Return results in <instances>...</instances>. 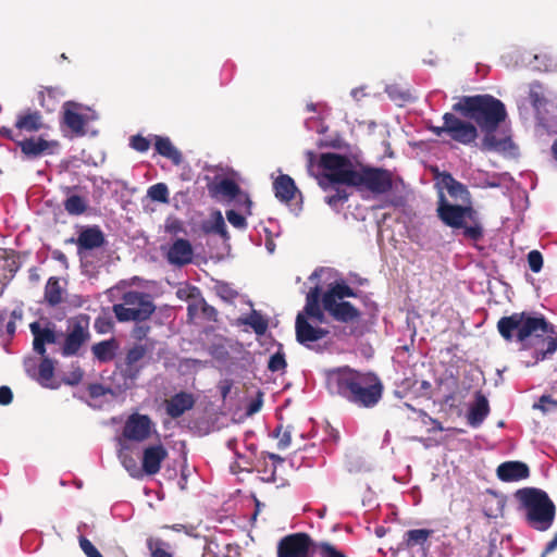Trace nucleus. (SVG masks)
Returning <instances> with one entry per match:
<instances>
[{"label": "nucleus", "instance_id": "50", "mask_svg": "<svg viewBox=\"0 0 557 557\" xmlns=\"http://www.w3.org/2000/svg\"><path fill=\"white\" fill-rule=\"evenodd\" d=\"M232 200L235 201L238 208L244 209L246 214H251L252 201L249 195L246 191H243L242 188H239V194Z\"/></svg>", "mask_w": 557, "mask_h": 557}, {"label": "nucleus", "instance_id": "63", "mask_svg": "<svg viewBox=\"0 0 557 557\" xmlns=\"http://www.w3.org/2000/svg\"><path fill=\"white\" fill-rule=\"evenodd\" d=\"M261 406H262V398H261V394H259V397L251 400L247 407V414L251 416V414H255L257 413L260 409H261Z\"/></svg>", "mask_w": 557, "mask_h": 557}, {"label": "nucleus", "instance_id": "32", "mask_svg": "<svg viewBox=\"0 0 557 557\" xmlns=\"http://www.w3.org/2000/svg\"><path fill=\"white\" fill-rule=\"evenodd\" d=\"M3 255L0 256V259L4 260L3 270L9 273V275L4 274L2 282H8V284L13 280L16 272L21 269V261L18 255L14 250L1 249Z\"/></svg>", "mask_w": 557, "mask_h": 557}, {"label": "nucleus", "instance_id": "23", "mask_svg": "<svg viewBox=\"0 0 557 557\" xmlns=\"http://www.w3.org/2000/svg\"><path fill=\"white\" fill-rule=\"evenodd\" d=\"M275 197L285 203H289L296 196L300 194L294 180L287 174L278 175L273 182Z\"/></svg>", "mask_w": 557, "mask_h": 557}, {"label": "nucleus", "instance_id": "29", "mask_svg": "<svg viewBox=\"0 0 557 557\" xmlns=\"http://www.w3.org/2000/svg\"><path fill=\"white\" fill-rule=\"evenodd\" d=\"M240 186L232 178H222L220 182L209 186L212 196L221 195L228 201L239 194Z\"/></svg>", "mask_w": 557, "mask_h": 557}, {"label": "nucleus", "instance_id": "25", "mask_svg": "<svg viewBox=\"0 0 557 557\" xmlns=\"http://www.w3.org/2000/svg\"><path fill=\"white\" fill-rule=\"evenodd\" d=\"M156 151L172 161L174 165H180L183 162L182 152L172 144L169 137L159 135L153 136Z\"/></svg>", "mask_w": 557, "mask_h": 557}, {"label": "nucleus", "instance_id": "8", "mask_svg": "<svg viewBox=\"0 0 557 557\" xmlns=\"http://www.w3.org/2000/svg\"><path fill=\"white\" fill-rule=\"evenodd\" d=\"M443 122L442 126L430 125L428 129L437 137L447 134L454 141L465 146L475 143L479 132L471 122L461 120L451 112H446L443 115Z\"/></svg>", "mask_w": 557, "mask_h": 557}, {"label": "nucleus", "instance_id": "7", "mask_svg": "<svg viewBox=\"0 0 557 557\" xmlns=\"http://www.w3.org/2000/svg\"><path fill=\"white\" fill-rule=\"evenodd\" d=\"M112 311L119 322H144L156 311V305L150 294L139 290H128L122 295L121 302L112 306Z\"/></svg>", "mask_w": 557, "mask_h": 557}, {"label": "nucleus", "instance_id": "9", "mask_svg": "<svg viewBox=\"0 0 557 557\" xmlns=\"http://www.w3.org/2000/svg\"><path fill=\"white\" fill-rule=\"evenodd\" d=\"M90 317L79 313L67 321L66 335L62 346L64 356L76 355L82 346L90 339Z\"/></svg>", "mask_w": 557, "mask_h": 557}, {"label": "nucleus", "instance_id": "57", "mask_svg": "<svg viewBox=\"0 0 557 557\" xmlns=\"http://www.w3.org/2000/svg\"><path fill=\"white\" fill-rule=\"evenodd\" d=\"M84 376V372L82 369L77 368L70 373L67 377L64 379V382L71 386L77 385Z\"/></svg>", "mask_w": 557, "mask_h": 557}, {"label": "nucleus", "instance_id": "58", "mask_svg": "<svg viewBox=\"0 0 557 557\" xmlns=\"http://www.w3.org/2000/svg\"><path fill=\"white\" fill-rule=\"evenodd\" d=\"M13 400V393L9 386L0 387V405L7 406Z\"/></svg>", "mask_w": 557, "mask_h": 557}, {"label": "nucleus", "instance_id": "26", "mask_svg": "<svg viewBox=\"0 0 557 557\" xmlns=\"http://www.w3.org/2000/svg\"><path fill=\"white\" fill-rule=\"evenodd\" d=\"M146 545L150 553V557H174L175 555L174 545L160 536H149L146 540Z\"/></svg>", "mask_w": 557, "mask_h": 557}, {"label": "nucleus", "instance_id": "21", "mask_svg": "<svg viewBox=\"0 0 557 557\" xmlns=\"http://www.w3.org/2000/svg\"><path fill=\"white\" fill-rule=\"evenodd\" d=\"M497 476L503 482L524 480L530 475L529 467L521 461H506L498 466Z\"/></svg>", "mask_w": 557, "mask_h": 557}, {"label": "nucleus", "instance_id": "59", "mask_svg": "<svg viewBox=\"0 0 557 557\" xmlns=\"http://www.w3.org/2000/svg\"><path fill=\"white\" fill-rule=\"evenodd\" d=\"M235 455L237 457L236 466L239 470H249L252 467V461L249 457L244 456L238 451H236Z\"/></svg>", "mask_w": 557, "mask_h": 557}, {"label": "nucleus", "instance_id": "52", "mask_svg": "<svg viewBox=\"0 0 557 557\" xmlns=\"http://www.w3.org/2000/svg\"><path fill=\"white\" fill-rule=\"evenodd\" d=\"M226 219L227 221L236 228L238 230H246L247 228V221L246 216L237 213L235 210H227L226 211Z\"/></svg>", "mask_w": 557, "mask_h": 557}, {"label": "nucleus", "instance_id": "13", "mask_svg": "<svg viewBox=\"0 0 557 557\" xmlns=\"http://www.w3.org/2000/svg\"><path fill=\"white\" fill-rule=\"evenodd\" d=\"M152 422L146 414L134 413L128 417L123 429V436L134 442H144L150 437Z\"/></svg>", "mask_w": 557, "mask_h": 557}, {"label": "nucleus", "instance_id": "28", "mask_svg": "<svg viewBox=\"0 0 557 557\" xmlns=\"http://www.w3.org/2000/svg\"><path fill=\"white\" fill-rule=\"evenodd\" d=\"M434 531L431 529H412L408 530L404 535L401 543L405 549H411L416 546L423 547L429 539L433 535Z\"/></svg>", "mask_w": 557, "mask_h": 557}, {"label": "nucleus", "instance_id": "2", "mask_svg": "<svg viewBox=\"0 0 557 557\" xmlns=\"http://www.w3.org/2000/svg\"><path fill=\"white\" fill-rule=\"evenodd\" d=\"M326 386L331 394L366 409L374 408L384 392L383 382L374 372H362L348 366L329 370Z\"/></svg>", "mask_w": 557, "mask_h": 557}, {"label": "nucleus", "instance_id": "36", "mask_svg": "<svg viewBox=\"0 0 557 557\" xmlns=\"http://www.w3.org/2000/svg\"><path fill=\"white\" fill-rule=\"evenodd\" d=\"M240 324L249 325L257 335H263L268 330V321L256 310L248 317L238 320Z\"/></svg>", "mask_w": 557, "mask_h": 557}, {"label": "nucleus", "instance_id": "43", "mask_svg": "<svg viewBox=\"0 0 557 557\" xmlns=\"http://www.w3.org/2000/svg\"><path fill=\"white\" fill-rule=\"evenodd\" d=\"M223 555L219 541L213 536H206L202 557H223Z\"/></svg>", "mask_w": 557, "mask_h": 557}, {"label": "nucleus", "instance_id": "39", "mask_svg": "<svg viewBox=\"0 0 557 557\" xmlns=\"http://www.w3.org/2000/svg\"><path fill=\"white\" fill-rule=\"evenodd\" d=\"M267 456L270 460H272L271 467H268V465L265 462H263L264 469H261L258 466L257 470H258V472L262 473L261 479L263 481L276 482V476H275L276 463H282L284 461V459L281 456L276 455V454H272V453H268Z\"/></svg>", "mask_w": 557, "mask_h": 557}, {"label": "nucleus", "instance_id": "24", "mask_svg": "<svg viewBox=\"0 0 557 557\" xmlns=\"http://www.w3.org/2000/svg\"><path fill=\"white\" fill-rule=\"evenodd\" d=\"M488 413V401L486 397L483 394H481V392H478L475 395V401L473 406L470 408L467 416L468 423L473 428H478L483 423Z\"/></svg>", "mask_w": 557, "mask_h": 557}, {"label": "nucleus", "instance_id": "1", "mask_svg": "<svg viewBox=\"0 0 557 557\" xmlns=\"http://www.w3.org/2000/svg\"><path fill=\"white\" fill-rule=\"evenodd\" d=\"M319 165L325 172L318 178L319 186L324 191L325 202L338 211L348 200L350 194L338 185L355 187L357 190H368L374 195H382L393 187L392 174L381 168L360 166L356 169L347 156L335 152L321 153Z\"/></svg>", "mask_w": 557, "mask_h": 557}, {"label": "nucleus", "instance_id": "12", "mask_svg": "<svg viewBox=\"0 0 557 557\" xmlns=\"http://www.w3.org/2000/svg\"><path fill=\"white\" fill-rule=\"evenodd\" d=\"M25 160H35L47 154H52L59 147L57 140H47L41 136H32L15 140Z\"/></svg>", "mask_w": 557, "mask_h": 557}, {"label": "nucleus", "instance_id": "10", "mask_svg": "<svg viewBox=\"0 0 557 557\" xmlns=\"http://www.w3.org/2000/svg\"><path fill=\"white\" fill-rule=\"evenodd\" d=\"M317 543L305 532L288 534L277 543V557H311Z\"/></svg>", "mask_w": 557, "mask_h": 557}, {"label": "nucleus", "instance_id": "45", "mask_svg": "<svg viewBox=\"0 0 557 557\" xmlns=\"http://www.w3.org/2000/svg\"><path fill=\"white\" fill-rule=\"evenodd\" d=\"M121 461L123 467L127 470V472L133 478H139L143 473V468L140 469L137 465V461L135 458L128 454H122L121 455Z\"/></svg>", "mask_w": 557, "mask_h": 557}, {"label": "nucleus", "instance_id": "47", "mask_svg": "<svg viewBox=\"0 0 557 557\" xmlns=\"http://www.w3.org/2000/svg\"><path fill=\"white\" fill-rule=\"evenodd\" d=\"M287 367L286 360H285V354L281 350L276 351L270 357L268 369L271 372H277L282 371Z\"/></svg>", "mask_w": 557, "mask_h": 557}, {"label": "nucleus", "instance_id": "60", "mask_svg": "<svg viewBox=\"0 0 557 557\" xmlns=\"http://www.w3.org/2000/svg\"><path fill=\"white\" fill-rule=\"evenodd\" d=\"M321 297V287L319 285L312 287L306 297V304H319Z\"/></svg>", "mask_w": 557, "mask_h": 557}, {"label": "nucleus", "instance_id": "14", "mask_svg": "<svg viewBox=\"0 0 557 557\" xmlns=\"http://www.w3.org/2000/svg\"><path fill=\"white\" fill-rule=\"evenodd\" d=\"M66 242L75 243L77 246V252L82 256L84 251L94 250L104 246L106 236L99 226L94 225L84 227L76 239L72 237Z\"/></svg>", "mask_w": 557, "mask_h": 557}, {"label": "nucleus", "instance_id": "41", "mask_svg": "<svg viewBox=\"0 0 557 557\" xmlns=\"http://www.w3.org/2000/svg\"><path fill=\"white\" fill-rule=\"evenodd\" d=\"M146 354L147 348L145 345H135L128 349L125 357V363L128 370H133V368L146 356Z\"/></svg>", "mask_w": 557, "mask_h": 557}, {"label": "nucleus", "instance_id": "3", "mask_svg": "<svg viewBox=\"0 0 557 557\" xmlns=\"http://www.w3.org/2000/svg\"><path fill=\"white\" fill-rule=\"evenodd\" d=\"M497 331L506 342L517 341L523 345L532 336L535 339L541 338L543 347L534 351L535 363L557 349V338L549 335L553 333V326L543 315L535 317L524 311L513 312L498 320Z\"/></svg>", "mask_w": 557, "mask_h": 557}, {"label": "nucleus", "instance_id": "54", "mask_svg": "<svg viewBox=\"0 0 557 557\" xmlns=\"http://www.w3.org/2000/svg\"><path fill=\"white\" fill-rule=\"evenodd\" d=\"M79 547L87 557H103L95 545L85 536L79 537Z\"/></svg>", "mask_w": 557, "mask_h": 557}, {"label": "nucleus", "instance_id": "4", "mask_svg": "<svg viewBox=\"0 0 557 557\" xmlns=\"http://www.w3.org/2000/svg\"><path fill=\"white\" fill-rule=\"evenodd\" d=\"M453 111L474 121L480 128L498 127L507 117L505 104L488 94L462 96L453 104Z\"/></svg>", "mask_w": 557, "mask_h": 557}, {"label": "nucleus", "instance_id": "5", "mask_svg": "<svg viewBox=\"0 0 557 557\" xmlns=\"http://www.w3.org/2000/svg\"><path fill=\"white\" fill-rule=\"evenodd\" d=\"M530 527L537 531L548 530L555 519L556 507L547 493L535 487H523L515 493Z\"/></svg>", "mask_w": 557, "mask_h": 557}, {"label": "nucleus", "instance_id": "42", "mask_svg": "<svg viewBox=\"0 0 557 557\" xmlns=\"http://www.w3.org/2000/svg\"><path fill=\"white\" fill-rule=\"evenodd\" d=\"M148 197L158 202H169V189L164 183H157L148 188Z\"/></svg>", "mask_w": 557, "mask_h": 557}, {"label": "nucleus", "instance_id": "51", "mask_svg": "<svg viewBox=\"0 0 557 557\" xmlns=\"http://www.w3.org/2000/svg\"><path fill=\"white\" fill-rule=\"evenodd\" d=\"M528 264L532 272L537 273L543 267V256L539 250H531L528 253Z\"/></svg>", "mask_w": 557, "mask_h": 557}, {"label": "nucleus", "instance_id": "30", "mask_svg": "<svg viewBox=\"0 0 557 557\" xmlns=\"http://www.w3.org/2000/svg\"><path fill=\"white\" fill-rule=\"evenodd\" d=\"M15 127L21 132H37L42 127V116L37 111L20 114L16 119Z\"/></svg>", "mask_w": 557, "mask_h": 557}, {"label": "nucleus", "instance_id": "64", "mask_svg": "<svg viewBox=\"0 0 557 557\" xmlns=\"http://www.w3.org/2000/svg\"><path fill=\"white\" fill-rule=\"evenodd\" d=\"M475 550L479 557H492L493 555V546L492 545H475Z\"/></svg>", "mask_w": 557, "mask_h": 557}, {"label": "nucleus", "instance_id": "62", "mask_svg": "<svg viewBox=\"0 0 557 557\" xmlns=\"http://www.w3.org/2000/svg\"><path fill=\"white\" fill-rule=\"evenodd\" d=\"M149 331L150 327L147 325H136L133 330V337L137 341H141L147 336Z\"/></svg>", "mask_w": 557, "mask_h": 557}, {"label": "nucleus", "instance_id": "61", "mask_svg": "<svg viewBox=\"0 0 557 557\" xmlns=\"http://www.w3.org/2000/svg\"><path fill=\"white\" fill-rule=\"evenodd\" d=\"M226 553L223 555V557H243L242 548L238 544L235 543H228L225 546Z\"/></svg>", "mask_w": 557, "mask_h": 557}, {"label": "nucleus", "instance_id": "34", "mask_svg": "<svg viewBox=\"0 0 557 557\" xmlns=\"http://www.w3.org/2000/svg\"><path fill=\"white\" fill-rule=\"evenodd\" d=\"M23 319L22 309H14L11 312L10 320L7 321V312L0 310V337L4 334L12 338L16 331V321Z\"/></svg>", "mask_w": 557, "mask_h": 557}, {"label": "nucleus", "instance_id": "55", "mask_svg": "<svg viewBox=\"0 0 557 557\" xmlns=\"http://www.w3.org/2000/svg\"><path fill=\"white\" fill-rule=\"evenodd\" d=\"M199 309L201 310L202 315L208 321H216L218 319V310L209 305L203 298L199 300Z\"/></svg>", "mask_w": 557, "mask_h": 557}, {"label": "nucleus", "instance_id": "56", "mask_svg": "<svg viewBox=\"0 0 557 557\" xmlns=\"http://www.w3.org/2000/svg\"><path fill=\"white\" fill-rule=\"evenodd\" d=\"M88 394L91 398L97 399L103 397L108 393H111L110 388L104 387L100 383H91L88 385Z\"/></svg>", "mask_w": 557, "mask_h": 557}, {"label": "nucleus", "instance_id": "48", "mask_svg": "<svg viewBox=\"0 0 557 557\" xmlns=\"http://www.w3.org/2000/svg\"><path fill=\"white\" fill-rule=\"evenodd\" d=\"M151 146L150 139L141 136L140 134L133 135L129 138V147L138 152H147Z\"/></svg>", "mask_w": 557, "mask_h": 557}, {"label": "nucleus", "instance_id": "33", "mask_svg": "<svg viewBox=\"0 0 557 557\" xmlns=\"http://www.w3.org/2000/svg\"><path fill=\"white\" fill-rule=\"evenodd\" d=\"M117 344L114 338L101 341L91 347V351L99 361L108 362L115 357Z\"/></svg>", "mask_w": 557, "mask_h": 557}, {"label": "nucleus", "instance_id": "11", "mask_svg": "<svg viewBox=\"0 0 557 557\" xmlns=\"http://www.w3.org/2000/svg\"><path fill=\"white\" fill-rule=\"evenodd\" d=\"M321 302L323 310L337 322L352 324L361 318L360 310L349 301L322 297Z\"/></svg>", "mask_w": 557, "mask_h": 557}, {"label": "nucleus", "instance_id": "15", "mask_svg": "<svg viewBox=\"0 0 557 557\" xmlns=\"http://www.w3.org/2000/svg\"><path fill=\"white\" fill-rule=\"evenodd\" d=\"M295 330L297 342L307 347H310L311 343L324 338L330 333L326 329L311 325L304 313L297 314Z\"/></svg>", "mask_w": 557, "mask_h": 557}, {"label": "nucleus", "instance_id": "35", "mask_svg": "<svg viewBox=\"0 0 557 557\" xmlns=\"http://www.w3.org/2000/svg\"><path fill=\"white\" fill-rule=\"evenodd\" d=\"M357 296V292H355L344 281L331 284L329 289L322 295V297H326L327 299L333 298L337 300H345V298L349 297L356 298Z\"/></svg>", "mask_w": 557, "mask_h": 557}, {"label": "nucleus", "instance_id": "27", "mask_svg": "<svg viewBox=\"0 0 557 557\" xmlns=\"http://www.w3.org/2000/svg\"><path fill=\"white\" fill-rule=\"evenodd\" d=\"M65 289L61 286V281L57 276L48 278L44 297L49 307H57L63 301Z\"/></svg>", "mask_w": 557, "mask_h": 557}, {"label": "nucleus", "instance_id": "53", "mask_svg": "<svg viewBox=\"0 0 557 557\" xmlns=\"http://www.w3.org/2000/svg\"><path fill=\"white\" fill-rule=\"evenodd\" d=\"M94 327L97 333L106 334L113 329V322L109 317H98L95 320Z\"/></svg>", "mask_w": 557, "mask_h": 557}, {"label": "nucleus", "instance_id": "17", "mask_svg": "<svg viewBox=\"0 0 557 557\" xmlns=\"http://www.w3.org/2000/svg\"><path fill=\"white\" fill-rule=\"evenodd\" d=\"M165 258L170 264L182 268L193 262L194 248L189 240L177 238L169 247Z\"/></svg>", "mask_w": 557, "mask_h": 557}, {"label": "nucleus", "instance_id": "16", "mask_svg": "<svg viewBox=\"0 0 557 557\" xmlns=\"http://www.w3.org/2000/svg\"><path fill=\"white\" fill-rule=\"evenodd\" d=\"M168 456L169 453L161 443L145 447L141 457L143 472L147 475L157 474Z\"/></svg>", "mask_w": 557, "mask_h": 557}, {"label": "nucleus", "instance_id": "18", "mask_svg": "<svg viewBox=\"0 0 557 557\" xmlns=\"http://www.w3.org/2000/svg\"><path fill=\"white\" fill-rule=\"evenodd\" d=\"M196 398L191 393L180 392L165 401L166 414L172 419H178L185 412L194 408Z\"/></svg>", "mask_w": 557, "mask_h": 557}, {"label": "nucleus", "instance_id": "20", "mask_svg": "<svg viewBox=\"0 0 557 557\" xmlns=\"http://www.w3.org/2000/svg\"><path fill=\"white\" fill-rule=\"evenodd\" d=\"M496 129L497 127L481 128V131L484 133V137L480 145V149L482 151L506 152L513 148L511 138L508 136L498 138L495 135Z\"/></svg>", "mask_w": 557, "mask_h": 557}, {"label": "nucleus", "instance_id": "19", "mask_svg": "<svg viewBox=\"0 0 557 557\" xmlns=\"http://www.w3.org/2000/svg\"><path fill=\"white\" fill-rule=\"evenodd\" d=\"M436 177L441 178L440 184L446 188L453 199L471 205V194L468 187L457 181L449 172L437 173Z\"/></svg>", "mask_w": 557, "mask_h": 557}, {"label": "nucleus", "instance_id": "22", "mask_svg": "<svg viewBox=\"0 0 557 557\" xmlns=\"http://www.w3.org/2000/svg\"><path fill=\"white\" fill-rule=\"evenodd\" d=\"M30 332L34 336L33 348L40 356L46 355V344H54L57 342V334L50 327H41L39 322H33L29 325Z\"/></svg>", "mask_w": 557, "mask_h": 557}, {"label": "nucleus", "instance_id": "46", "mask_svg": "<svg viewBox=\"0 0 557 557\" xmlns=\"http://www.w3.org/2000/svg\"><path fill=\"white\" fill-rule=\"evenodd\" d=\"M274 436L278 438V442H277L278 449H281V450L286 449L287 447H289V445L292 443L290 426H287L286 429H283L282 425H278L275 429Z\"/></svg>", "mask_w": 557, "mask_h": 557}, {"label": "nucleus", "instance_id": "40", "mask_svg": "<svg viewBox=\"0 0 557 557\" xmlns=\"http://www.w3.org/2000/svg\"><path fill=\"white\" fill-rule=\"evenodd\" d=\"M42 360L38 367V381L41 385L48 386V382L52 380L54 373V363L52 359L42 356Z\"/></svg>", "mask_w": 557, "mask_h": 557}, {"label": "nucleus", "instance_id": "37", "mask_svg": "<svg viewBox=\"0 0 557 557\" xmlns=\"http://www.w3.org/2000/svg\"><path fill=\"white\" fill-rule=\"evenodd\" d=\"M205 233H213L220 235L223 240L230 239L224 218L220 211H215L210 225H203Z\"/></svg>", "mask_w": 557, "mask_h": 557}, {"label": "nucleus", "instance_id": "31", "mask_svg": "<svg viewBox=\"0 0 557 557\" xmlns=\"http://www.w3.org/2000/svg\"><path fill=\"white\" fill-rule=\"evenodd\" d=\"M63 123L76 136H84L86 134V119L76 111L66 108L63 113Z\"/></svg>", "mask_w": 557, "mask_h": 557}, {"label": "nucleus", "instance_id": "6", "mask_svg": "<svg viewBox=\"0 0 557 557\" xmlns=\"http://www.w3.org/2000/svg\"><path fill=\"white\" fill-rule=\"evenodd\" d=\"M436 214L446 226L462 228L463 236L469 239L476 242L483 237V227L479 222L478 212L471 205H453L441 193Z\"/></svg>", "mask_w": 557, "mask_h": 557}, {"label": "nucleus", "instance_id": "38", "mask_svg": "<svg viewBox=\"0 0 557 557\" xmlns=\"http://www.w3.org/2000/svg\"><path fill=\"white\" fill-rule=\"evenodd\" d=\"M63 206L65 211L71 215H81L87 210L86 200L78 195L67 197Z\"/></svg>", "mask_w": 557, "mask_h": 557}, {"label": "nucleus", "instance_id": "44", "mask_svg": "<svg viewBox=\"0 0 557 557\" xmlns=\"http://www.w3.org/2000/svg\"><path fill=\"white\" fill-rule=\"evenodd\" d=\"M315 550H318L321 557H348L343 550L338 549L330 542L317 543Z\"/></svg>", "mask_w": 557, "mask_h": 557}, {"label": "nucleus", "instance_id": "49", "mask_svg": "<svg viewBox=\"0 0 557 557\" xmlns=\"http://www.w3.org/2000/svg\"><path fill=\"white\" fill-rule=\"evenodd\" d=\"M215 290L221 299L228 302L233 301L238 296V293L227 283H219L215 286Z\"/></svg>", "mask_w": 557, "mask_h": 557}]
</instances>
